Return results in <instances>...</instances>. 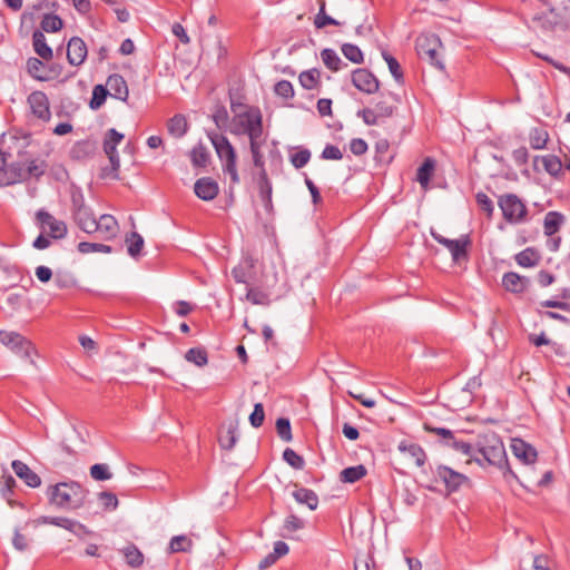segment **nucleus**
<instances>
[{
	"instance_id": "nucleus-24",
	"label": "nucleus",
	"mask_w": 570,
	"mask_h": 570,
	"mask_svg": "<svg viewBox=\"0 0 570 570\" xmlns=\"http://www.w3.org/2000/svg\"><path fill=\"white\" fill-rule=\"evenodd\" d=\"M257 184H258L259 197H261V200H262L264 207L267 210L272 209V207H273V204H272L273 187H272V183L269 181L265 169H263V171H259Z\"/></svg>"
},
{
	"instance_id": "nucleus-62",
	"label": "nucleus",
	"mask_w": 570,
	"mask_h": 570,
	"mask_svg": "<svg viewBox=\"0 0 570 570\" xmlns=\"http://www.w3.org/2000/svg\"><path fill=\"white\" fill-rule=\"evenodd\" d=\"M47 165L45 161L31 160L26 169V179L28 177L39 178L46 171Z\"/></svg>"
},
{
	"instance_id": "nucleus-18",
	"label": "nucleus",
	"mask_w": 570,
	"mask_h": 570,
	"mask_svg": "<svg viewBox=\"0 0 570 570\" xmlns=\"http://www.w3.org/2000/svg\"><path fill=\"white\" fill-rule=\"evenodd\" d=\"M511 450L512 453L524 464L534 463L538 456L537 450L522 439H512Z\"/></svg>"
},
{
	"instance_id": "nucleus-57",
	"label": "nucleus",
	"mask_w": 570,
	"mask_h": 570,
	"mask_svg": "<svg viewBox=\"0 0 570 570\" xmlns=\"http://www.w3.org/2000/svg\"><path fill=\"white\" fill-rule=\"evenodd\" d=\"M277 435L285 442H291L293 439L291 422L286 417H279L276 421Z\"/></svg>"
},
{
	"instance_id": "nucleus-55",
	"label": "nucleus",
	"mask_w": 570,
	"mask_h": 570,
	"mask_svg": "<svg viewBox=\"0 0 570 570\" xmlns=\"http://www.w3.org/2000/svg\"><path fill=\"white\" fill-rule=\"evenodd\" d=\"M311 151L307 148H299L295 154L291 155V164L296 169H301L308 164Z\"/></svg>"
},
{
	"instance_id": "nucleus-46",
	"label": "nucleus",
	"mask_w": 570,
	"mask_h": 570,
	"mask_svg": "<svg viewBox=\"0 0 570 570\" xmlns=\"http://www.w3.org/2000/svg\"><path fill=\"white\" fill-rule=\"evenodd\" d=\"M108 90L102 85H97L92 89V97L89 102V106L92 110L99 109L106 101V98L108 96Z\"/></svg>"
},
{
	"instance_id": "nucleus-19",
	"label": "nucleus",
	"mask_w": 570,
	"mask_h": 570,
	"mask_svg": "<svg viewBox=\"0 0 570 570\" xmlns=\"http://www.w3.org/2000/svg\"><path fill=\"white\" fill-rule=\"evenodd\" d=\"M195 194L203 200H213L219 191L217 183L210 177H202L194 186Z\"/></svg>"
},
{
	"instance_id": "nucleus-38",
	"label": "nucleus",
	"mask_w": 570,
	"mask_h": 570,
	"mask_svg": "<svg viewBox=\"0 0 570 570\" xmlns=\"http://www.w3.org/2000/svg\"><path fill=\"white\" fill-rule=\"evenodd\" d=\"M515 262L522 267H533L539 264L540 255L534 248L528 247L515 255Z\"/></svg>"
},
{
	"instance_id": "nucleus-21",
	"label": "nucleus",
	"mask_w": 570,
	"mask_h": 570,
	"mask_svg": "<svg viewBox=\"0 0 570 570\" xmlns=\"http://www.w3.org/2000/svg\"><path fill=\"white\" fill-rule=\"evenodd\" d=\"M12 470L18 478L30 488H38L41 484L40 476L33 472L24 462L20 460H13L11 463Z\"/></svg>"
},
{
	"instance_id": "nucleus-27",
	"label": "nucleus",
	"mask_w": 570,
	"mask_h": 570,
	"mask_svg": "<svg viewBox=\"0 0 570 570\" xmlns=\"http://www.w3.org/2000/svg\"><path fill=\"white\" fill-rule=\"evenodd\" d=\"M32 46L36 53L43 60L52 58V49L48 46L42 31L36 30L32 35Z\"/></svg>"
},
{
	"instance_id": "nucleus-49",
	"label": "nucleus",
	"mask_w": 570,
	"mask_h": 570,
	"mask_svg": "<svg viewBox=\"0 0 570 570\" xmlns=\"http://www.w3.org/2000/svg\"><path fill=\"white\" fill-rule=\"evenodd\" d=\"M283 460L296 470H302L305 466V460L302 455L297 454L293 449L287 448L283 452Z\"/></svg>"
},
{
	"instance_id": "nucleus-33",
	"label": "nucleus",
	"mask_w": 570,
	"mask_h": 570,
	"mask_svg": "<svg viewBox=\"0 0 570 570\" xmlns=\"http://www.w3.org/2000/svg\"><path fill=\"white\" fill-rule=\"evenodd\" d=\"M27 69L30 76L37 80L48 81L53 78L50 73L45 72V65L38 58H29L27 61Z\"/></svg>"
},
{
	"instance_id": "nucleus-45",
	"label": "nucleus",
	"mask_w": 570,
	"mask_h": 570,
	"mask_svg": "<svg viewBox=\"0 0 570 570\" xmlns=\"http://www.w3.org/2000/svg\"><path fill=\"white\" fill-rule=\"evenodd\" d=\"M185 358L197 366H204L208 362L207 352L200 347L189 348L185 354Z\"/></svg>"
},
{
	"instance_id": "nucleus-35",
	"label": "nucleus",
	"mask_w": 570,
	"mask_h": 570,
	"mask_svg": "<svg viewBox=\"0 0 570 570\" xmlns=\"http://www.w3.org/2000/svg\"><path fill=\"white\" fill-rule=\"evenodd\" d=\"M366 468L362 464L348 466L341 471L340 480L344 483H354L366 475Z\"/></svg>"
},
{
	"instance_id": "nucleus-30",
	"label": "nucleus",
	"mask_w": 570,
	"mask_h": 570,
	"mask_svg": "<svg viewBox=\"0 0 570 570\" xmlns=\"http://www.w3.org/2000/svg\"><path fill=\"white\" fill-rule=\"evenodd\" d=\"M541 161L544 170L553 177H558L562 171V163L558 156L554 155H546V156H535L534 163Z\"/></svg>"
},
{
	"instance_id": "nucleus-60",
	"label": "nucleus",
	"mask_w": 570,
	"mask_h": 570,
	"mask_svg": "<svg viewBox=\"0 0 570 570\" xmlns=\"http://www.w3.org/2000/svg\"><path fill=\"white\" fill-rule=\"evenodd\" d=\"M253 267V264L249 261H244L238 266L234 267L232 271V275L237 283H246L248 269Z\"/></svg>"
},
{
	"instance_id": "nucleus-59",
	"label": "nucleus",
	"mask_w": 570,
	"mask_h": 570,
	"mask_svg": "<svg viewBox=\"0 0 570 570\" xmlns=\"http://www.w3.org/2000/svg\"><path fill=\"white\" fill-rule=\"evenodd\" d=\"M446 445L454 449L455 451H459L463 454L471 456L472 460L474 459L475 446H473L472 444H470L468 442H464L462 440H456L453 436V439Z\"/></svg>"
},
{
	"instance_id": "nucleus-64",
	"label": "nucleus",
	"mask_w": 570,
	"mask_h": 570,
	"mask_svg": "<svg viewBox=\"0 0 570 570\" xmlns=\"http://www.w3.org/2000/svg\"><path fill=\"white\" fill-rule=\"evenodd\" d=\"M99 500L106 510H116L119 503L116 494L108 491L100 492Z\"/></svg>"
},
{
	"instance_id": "nucleus-39",
	"label": "nucleus",
	"mask_w": 570,
	"mask_h": 570,
	"mask_svg": "<svg viewBox=\"0 0 570 570\" xmlns=\"http://www.w3.org/2000/svg\"><path fill=\"white\" fill-rule=\"evenodd\" d=\"M264 140L262 138L249 139V149L253 158L254 166L259 168V171L265 169L264 156L262 154V147Z\"/></svg>"
},
{
	"instance_id": "nucleus-47",
	"label": "nucleus",
	"mask_w": 570,
	"mask_h": 570,
	"mask_svg": "<svg viewBox=\"0 0 570 570\" xmlns=\"http://www.w3.org/2000/svg\"><path fill=\"white\" fill-rule=\"evenodd\" d=\"M382 57L385 60V62L387 63L389 70L392 73L395 81L402 82L403 81V72H402L399 61L393 56H391L386 50L382 51Z\"/></svg>"
},
{
	"instance_id": "nucleus-8",
	"label": "nucleus",
	"mask_w": 570,
	"mask_h": 570,
	"mask_svg": "<svg viewBox=\"0 0 570 570\" xmlns=\"http://www.w3.org/2000/svg\"><path fill=\"white\" fill-rule=\"evenodd\" d=\"M431 235L435 242L449 249L454 263H460L468 258V247L470 245L468 236H463L459 239H450L433 230L431 232Z\"/></svg>"
},
{
	"instance_id": "nucleus-50",
	"label": "nucleus",
	"mask_w": 570,
	"mask_h": 570,
	"mask_svg": "<svg viewBox=\"0 0 570 570\" xmlns=\"http://www.w3.org/2000/svg\"><path fill=\"white\" fill-rule=\"evenodd\" d=\"M344 57L353 63H362L364 60L361 49L352 43H344L342 46Z\"/></svg>"
},
{
	"instance_id": "nucleus-54",
	"label": "nucleus",
	"mask_w": 570,
	"mask_h": 570,
	"mask_svg": "<svg viewBox=\"0 0 570 570\" xmlns=\"http://www.w3.org/2000/svg\"><path fill=\"white\" fill-rule=\"evenodd\" d=\"M304 528V521L298 517L291 514L288 515L283 524V537H288L289 533L295 532Z\"/></svg>"
},
{
	"instance_id": "nucleus-11",
	"label": "nucleus",
	"mask_w": 570,
	"mask_h": 570,
	"mask_svg": "<svg viewBox=\"0 0 570 570\" xmlns=\"http://www.w3.org/2000/svg\"><path fill=\"white\" fill-rule=\"evenodd\" d=\"M38 523L56 525V527L66 529L69 532L73 533L76 535H79V537L90 533V531L88 530V528L85 524H82L76 520L65 518V517L43 515L38 519Z\"/></svg>"
},
{
	"instance_id": "nucleus-28",
	"label": "nucleus",
	"mask_w": 570,
	"mask_h": 570,
	"mask_svg": "<svg viewBox=\"0 0 570 570\" xmlns=\"http://www.w3.org/2000/svg\"><path fill=\"white\" fill-rule=\"evenodd\" d=\"M292 494L299 504H306L309 510H316L318 505V497L313 490L307 488H297Z\"/></svg>"
},
{
	"instance_id": "nucleus-15",
	"label": "nucleus",
	"mask_w": 570,
	"mask_h": 570,
	"mask_svg": "<svg viewBox=\"0 0 570 570\" xmlns=\"http://www.w3.org/2000/svg\"><path fill=\"white\" fill-rule=\"evenodd\" d=\"M399 451L416 466L422 468L426 462V453L421 445L409 440H403L397 445Z\"/></svg>"
},
{
	"instance_id": "nucleus-51",
	"label": "nucleus",
	"mask_w": 570,
	"mask_h": 570,
	"mask_svg": "<svg viewBox=\"0 0 570 570\" xmlns=\"http://www.w3.org/2000/svg\"><path fill=\"white\" fill-rule=\"evenodd\" d=\"M246 299L255 305H268L269 296L264 291L256 287H249L246 293Z\"/></svg>"
},
{
	"instance_id": "nucleus-37",
	"label": "nucleus",
	"mask_w": 570,
	"mask_h": 570,
	"mask_svg": "<svg viewBox=\"0 0 570 570\" xmlns=\"http://www.w3.org/2000/svg\"><path fill=\"white\" fill-rule=\"evenodd\" d=\"M320 77H321L320 70L316 68H313V69L305 70V71L301 72L298 80H299L301 86L304 89L312 90L320 86V83H321Z\"/></svg>"
},
{
	"instance_id": "nucleus-34",
	"label": "nucleus",
	"mask_w": 570,
	"mask_h": 570,
	"mask_svg": "<svg viewBox=\"0 0 570 570\" xmlns=\"http://www.w3.org/2000/svg\"><path fill=\"white\" fill-rule=\"evenodd\" d=\"M564 217L558 212H549L543 222V229L547 236L554 235L561 225L563 224Z\"/></svg>"
},
{
	"instance_id": "nucleus-56",
	"label": "nucleus",
	"mask_w": 570,
	"mask_h": 570,
	"mask_svg": "<svg viewBox=\"0 0 570 570\" xmlns=\"http://www.w3.org/2000/svg\"><path fill=\"white\" fill-rule=\"evenodd\" d=\"M90 476L96 481H107L112 474L109 466L105 463H97L90 466Z\"/></svg>"
},
{
	"instance_id": "nucleus-40",
	"label": "nucleus",
	"mask_w": 570,
	"mask_h": 570,
	"mask_svg": "<svg viewBox=\"0 0 570 570\" xmlns=\"http://www.w3.org/2000/svg\"><path fill=\"white\" fill-rule=\"evenodd\" d=\"M193 548V541L187 535H175L170 539L168 551L169 553L188 552Z\"/></svg>"
},
{
	"instance_id": "nucleus-2",
	"label": "nucleus",
	"mask_w": 570,
	"mask_h": 570,
	"mask_svg": "<svg viewBox=\"0 0 570 570\" xmlns=\"http://www.w3.org/2000/svg\"><path fill=\"white\" fill-rule=\"evenodd\" d=\"M49 503L66 510H77L85 505L88 490L75 481L60 482L48 488Z\"/></svg>"
},
{
	"instance_id": "nucleus-53",
	"label": "nucleus",
	"mask_w": 570,
	"mask_h": 570,
	"mask_svg": "<svg viewBox=\"0 0 570 570\" xmlns=\"http://www.w3.org/2000/svg\"><path fill=\"white\" fill-rule=\"evenodd\" d=\"M314 24L317 29H322L326 26H340L341 23L325 13V2H322L320 11L315 17Z\"/></svg>"
},
{
	"instance_id": "nucleus-14",
	"label": "nucleus",
	"mask_w": 570,
	"mask_h": 570,
	"mask_svg": "<svg viewBox=\"0 0 570 570\" xmlns=\"http://www.w3.org/2000/svg\"><path fill=\"white\" fill-rule=\"evenodd\" d=\"M435 475L444 483L449 492L458 491L462 484L468 482V476L446 465H439Z\"/></svg>"
},
{
	"instance_id": "nucleus-41",
	"label": "nucleus",
	"mask_w": 570,
	"mask_h": 570,
	"mask_svg": "<svg viewBox=\"0 0 570 570\" xmlns=\"http://www.w3.org/2000/svg\"><path fill=\"white\" fill-rule=\"evenodd\" d=\"M209 160V153L202 144H197L190 151V161L194 167H205Z\"/></svg>"
},
{
	"instance_id": "nucleus-44",
	"label": "nucleus",
	"mask_w": 570,
	"mask_h": 570,
	"mask_svg": "<svg viewBox=\"0 0 570 570\" xmlns=\"http://www.w3.org/2000/svg\"><path fill=\"white\" fill-rule=\"evenodd\" d=\"M548 139V132L543 129L534 128L530 131L529 140L533 149L539 150L546 148Z\"/></svg>"
},
{
	"instance_id": "nucleus-58",
	"label": "nucleus",
	"mask_w": 570,
	"mask_h": 570,
	"mask_svg": "<svg viewBox=\"0 0 570 570\" xmlns=\"http://www.w3.org/2000/svg\"><path fill=\"white\" fill-rule=\"evenodd\" d=\"M475 200L479 208L487 214L488 218H491L494 212V205L490 197L487 194L479 191L475 195Z\"/></svg>"
},
{
	"instance_id": "nucleus-12",
	"label": "nucleus",
	"mask_w": 570,
	"mask_h": 570,
	"mask_svg": "<svg viewBox=\"0 0 570 570\" xmlns=\"http://www.w3.org/2000/svg\"><path fill=\"white\" fill-rule=\"evenodd\" d=\"M124 139V135L118 132L115 128L109 129L104 138V151L108 156L114 170L120 167V159L117 151V146Z\"/></svg>"
},
{
	"instance_id": "nucleus-6",
	"label": "nucleus",
	"mask_w": 570,
	"mask_h": 570,
	"mask_svg": "<svg viewBox=\"0 0 570 570\" xmlns=\"http://www.w3.org/2000/svg\"><path fill=\"white\" fill-rule=\"evenodd\" d=\"M0 342L20 357L28 358L33 363L31 356L35 352V346L21 334L17 332L0 331Z\"/></svg>"
},
{
	"instance_id": "nucleus-48",
	"label": "nucleus",
	"mask_w": 570,
	"mask_h": 570,
	"mask_svg": "<svg viewBox=\"0 0 570 570\" xmlns=\"http://www.w3.org/2000/svg\"><path fill=\"white\" fill-rule=\"evenodd\" d=\"M213 121L218 129H227L229 121V115L224 106H216L212 115Z\"/></svg>"
},
{
	"instance_id": "nucleus-4",
	"label": "nucleus",
	"mask_w": 570,
	"mask_h": 570,
	"mask_svg": "<svg viewBox=\"0 0 570 570\" xmlns=\"http://www.w3.org/2000/svg\"><path fill=\"white\" fill-rule=\"evenodd\" d=\"M207 137L214 146L217 157L222 161L223 171L229 175L233 185L238 184L239 175L237 171V155L235 148L228 138L222 134L208 131Z\"/></svg>"
},
{
	"instance_id": "nucleus-5",
	"label": "nucleus",
	"mask_w": 570,
	"mask_h": 570,
	"mask_svg": "<svg viewBox=\"0 0 570 570\" xmlns=\"http://www.w3.org/2000/svg\"><path fill=\"white\" fill-rule=\"evenodd\" d=\"M498 205L503 218L510 224H521L527 220L528 208L515 194H503L498 198Z\"/></svg>"
},
{
	"instance_id": "nucleus-7",
	"label": "nucleus",
	"mask_w": 570,
	"mask_h": 570,
	"mask_svg": "<svg viewBox=\"0 0 570 570\" xmlns=\"http://www.w3.org/2000/svg\"><path fill=\"white\" fill-rule=\"evenodd\" d=\"M440 45V39L434 35L421 36L416 40V51L422 59H426L436 69L444 70V65L439 59Z\"/></svg>"
},
{
	"instance_id": "nucleus-63",
	"label": "nucleus",
	"mask_w": 570,
	"mask_h": 570,
	"mask_svg": "<svg viewBox=\"0 0 570 570\" xmlns=\"http://www.w3.org/2000/svg\"><path fill=\"white\" fill-rule=\"evenodd\" d=\"M274 91L277 96L284 99H291L294 97V88L288 80H281L276 82Z\"/></svg>"
},
{
	"instance_id": "nucleus-16",
	"label": "nucleus",
	"mask_w": 570,
	"mask_h": 570,
	"mask_svg": "<svg viewBox=\"0 0 570 570\" xmlns=\"http://www.w3.org/2000/svg\"><path fill=\"white\" fill-rule=\"evenodd\" d=\"M88 49L79 37H72L67 45V59L71 66H80L85 62Z\"/></svg>"
},
{
	"instance_id": "nucleus-32",
	"label": "nucleus",
	"mask_w": 570,
	"mask_h": 570,
	"mask_svg": "<svg viewBox=\"0 0 570 570\" xmlns=\"http://www.w3.org/2000/svg\"><path fill=\"white\" fill-rule=\"evenodd\" d=\"M321 58L323 63L332 71H338L343 67H346L347 63H345L337 52L334 49L325 48L321 51Z\"/></svg>"
},
{
	"instance_id": "nucleus-17",
	"label": "nucleus",
	"mask_w": 570,
	"mask_h": 570,
	"mask_svg": "<svg viewBox=\"0 0 570 570\" xmlns=\"http://www.w3.org/2000/svg\"><path fill=\"white\" fill-rule=\"evenodd\" d=\"M1 160H2V167L0 168V187L1 186H9L13 185L17 181L26 179V170H22V167L20 164H12L9 167V170L7 171L4 169V154L0 151Z\"/></svg>"
},
{
	"instance_id": "nucleus-26",
	"label": "nucleus",
	"mask_w": 570,
	"mask_h": 570,
	"mask_svg": "<svg viewBox=\"0 0 570 570\" xmlns=\"http://www.w3.org/2000/svg\"><path fill=\"white\" fill-rule=\"evenodd\" d=\"M434 169L435 160L431 157H426L422 165L417 168L416 180L423 189H428Z\"/></svg>"
},
{
	"instance_id": "nucleus-52",
	"label": "nucleus",
	"mask_w": 570,
	"mask_h": 570,
	"mask_svg": "<svg viewBox=\"0 0 570 570\" xmlns=\"http://www.w3.org/2000/svg\"><path fill=\"white\" fill-rule=\"evenodd\" d=\"M390 149V142L386 139H380L375 144V157L374 159L381 164H389L392 157L387 156Z\"/></svg>"
},
{
	"instance_id": "nucleus-9",
	"label": "nucleus",
	"mask_w": 570,
	"mask_h": 570,
	"mask_svg": "<svg viewBox=\"0 0 570 570\" xmlns=\"http://www.w3.org/2000/svg\"><path fill=\"white\" fill-rule=\"evenodd\" d=\"M37 222L42 229H48L52 238L59 239L67 235V225L62 220L56 219L45 209H39L36 214Z\"/></svg>"
},
{
	"instance_id": "nucleus-10",
	"label": "nucleus",
	"mask_w": 570,
	"mask_h": 570,
	"mask_svg": "<svg viewBox=\"0 0 570 570\" xmlns=\"http://www.w3.org/2000/svg\"><path fill=\"white\" fill-rule=\"evenodd\" d=\"M27 101L35 117L42 121L50 120V104L48 96L43 91H32L28 96Z\"/></svg>"
},
{
	"instance_id": "nucleus-42",
	"label": "nucleus",
	"mask_w": 570,
	"mask_h": 570,
	"mask_svg": "<svg viewBox=\"0 0 570 570\" xmlns=\"http://www.w3.org/2000/svg\"><path fill=\"white\" fill-rule=\"evenodd\" d=\"M127 250L131 257H137L144 246V238L136 232L130 233L126 239Z\"/></svg>"
},
{
	"instance_id": "nucleus-22",
	"label": "nucleus",
	"mask_w": 570,
	"mask_h": 570,
	"mask_svg": "<svg viewBox=\"0 0 570 570\" xmlns=\"http://www.w3.org/2000/svg\"><path fill=\"white\" fill-rule=\"evenodd\" d=\"M529 278L514 272L505 273L502 277L503 287L511 293H522L529 286Z\"/></svg>"
},
{
	"instance_id": "nucleus-25",
	"label": "nucleus",
	"mask_w": 570,
	"mask_h": 570,
	"mask_svg": "<svg viewBox=\"0 0 570 570\" xmlns=\"http://www.w3.org/2000/svg\"><path fill=\"white\" fill-rule=\"evenodd\" d=\"M72 215L80 229L88 234L95 233V230L97 229V219L92 215L91 209L89 207L80 209L79 212H76Z\"/></svg>"
},
{
	"instance_id": "nucleus-29",
	"label": "nucleus",
	"mask_w": 570,
	"mask_h": 570,
	"mask_svg": "<svg viewBox=\"0 0 570 570\" xmlns=\"http://www.w3.org/2000/svg\"><path fill=\"white\" fill-rule=\"evenodd\" d=\"M168 132L175 138H181L188 130V122L185 116L177 114L167 122Z\"/></svg>"
},
{
	"instance_id": "nucleus-20",
	"label": "nucleus",
	"mask_w": 570,
	"mask_h": 570,
	"mask_svg": "<svg viewBox=\"0 0 570 570\" xmlns=\"http://www.w3.org/2000/svg\"><path fill=\"white\" fill-rule=\"evenodd\" d=\"M108 94L121 101H127L129 90L125 78L118 73L110 75L107 79Z\"/></svg>"
},
{
	"instance_id": "nucleus-3",
	"label": "nucleus",
	"mask_w": 570,
	"mask_h": 570,
	"mask_svg": "<svg viewBox=\"0 0 570 570\" xmlns=\"http://www.w3.org/2000/svg\"><path fill=\"white\" fill-rule=\"evenodd\" d=\"M473 461L481 466H500L505 461L504 445L495 433L483 434L478 438Z\"/></svg>"
},
{
	"instance_id": "nucleus-13",
	"label": "nucleus",
	"mask_w": 570,
	"mask_h": 570,
	"mask_svg": "<svg viewBox=\"0 0 570 570\" xmlns=\"http://www.w3.org/2000/svg\"><path fill=\"white\" fill-rule=\"evenodd\" d=\"M352 83L365 94H374L380 88L379 79L367 69H356L352 73Z\"/></svg>"
},
{
	"instance_id": "nucleus-1",
	"label": "nucleus",
	"mask_w": 570,
	"mask_h": 570,
	"mask_svg": "<svg viewBox=\"0 0 570 570\" xmlns=\"http://www.w3.org/2000/svg\"><path fill=\"white\" fill-rule=\"evenodd\" d=\"M234 116L230 120L229 132L235 136L246 135L248 139L262 138L263 115L258 107L230 101Z\"/></svg>"
},
{
	"instance_id": "nucleus-31",
	"label": "nucleus",
	"mask_w": 570,
	"mask_h": 570,
	"mask_svg": "<svg viewBox=\"0 0 570 570\" xmlns=\"http://www.w3.org/2000/svg\"><path fill=\"white\" fill-rule=\"evenodd\" d=\"M121 553L125 558L126 563L131 568H139L144 563L142 552L132 543H129L122 548Z\"/></svg>"
},
{
	"instance_id": "nucleus-61",
	"label": "nucleus",
	"mask_w": 570,
	"mask_h": 570,
	"mask_svg": "<svg viewBox=\"0 0 570 570\" xmlns=\"http://www.w3.org/2000/svg\"><path fill=\"white\" fill-rule=\"evenodd\" d=\"M78 250L82 254H88V253H94V252L110 253L111 247L108 245L98 244V243L81 242L78 244Z\"/></svg>"
},
{
	"instance_id": "nucleus-36",
	"label": "nucleus",
	"mask_w": 570,
	"mask_h": 570,
	"mask_svg": "<svg viewBox=\"0 0 570 570\" xmlns=\"http://www.w3.org/2000/svg\"><path fill=\"white\" fill-rule=\"evenodd\" d=\"M237 429V422H230L227 430L219 434V444L223 449L232 450L235 446L238 439Z\"/></svg>"
},
{
	"instance_id": "nucleus-23",
	"label": "nucleus",
	"mask_w": 570,
	"mask_h": 570,
	"mask_svg": "<svg viewBox=\"0 0 570 570\" xmlns=\"http://www.w3.org/2000/svg\"><path fill=\"white\" fill-rule=\"evenodd\" d=\"M97 229L95 232H98L101 234V236L105 239H111L114 238L118 233V223L116 218L111 215L104 214L99 217L98 220H96Z\"/></svg>"
},
{
	"instance_id": "nucleus-43",
	"label": "nucleus",
	"mask_w": 570,
	"mask_h": 570,
	"mask_svg": "<svg viewBox=\"0 0 570 570\" xmlns=\"http://www.w3.org/2000/svg\"><path fill=\"white\" fill-rule=\"evenodd\" d=\"M41 29L45 32H58L63 27L62 19L57 14H45L41 20Z\"/></svg>"
}]
</instances>
